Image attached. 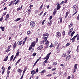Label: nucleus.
Wrapping results in <instances>:
<instances>
[{
	"label": "nucleus",
	"mask_w": 79,
	"mask_h": 79,
	"mask_svg": "<svg viewBox=\"0 0 79 79\" xmlns=\"http://www.w3.org/2000/svg\"><path fill=\"white\" fill-rule=\"evenodd\" d=\"M16 44H14V45H13V48L14 49H15V48H16Z\"/></svg>",
	"instance_id": "obj_33"
},
{
	"label": "nucleus",
	"mask_w": 79,
	"mask_h": 79,
	"mask_svg": "<svg viewBox=\"0 0 79 79\" xmlns=\"http://www.w3.org/2000/svg\"><path fill=\"white\" fill-rule=\"evenodd\" d=\"M19 52H17L15 56H18V55H19Z\"/></svg>",
	"instance_id": "obj_37"
},
{
	"label": "nucleus",
	"mask_w": 79,
	"mask_h": 79,
	"mask_svg": "<svg viewBox=\"0 0 79 79\" xmlns=\"http://www.w3.org/2000/svg\"><path fill=\"white\" fill-rule=\"evenodd\" d=\"M64 1H63L62 2L60 3V5H62V4H63V3H64Z\"/></svg>",
	"instance_id": "obj_61"
},
{
	"label": "nucleus",
	"mask_w": 79,
	"mask_h": 79,
	"mask_svg": "<svg viewBox=\"0 0 79 79\" xmlns=\"http://www.w3.org/2000/svg\"><path fill=\"white\" fill-rule=\"evenodd\" d=\"M56 35L57 37L59 38L61 37V33L59 31L57 32L56 33Z\"/></svg>",
	"instance_id": "obj_5"
},
{
	"label": "nucleus",
	"mask_w": 79,
	"mask_h": 79,
	"mask_svg": "<svg viewBox=\"0 0 79 79\" xmlns=\"http://www.w3.org/2000/svg\"><path fill=\"white\" fill-rule=\"evenodd\" d=\"M8 56H7L6 57V58L3 60V61H7V60H8Z\"/></svg>",
	"instance_id": "obj_16"
},
{
	"label": "nucleus",
	"mask_w": 79,
	"mask_h": 79,
	"mask_svg": "<svg viewBox=\"0 0 79 79\" xmlns=\"http://www.w3.org/2000/svg\"><path fill=\"white\" fill-rule=\"evenodd\" d=\"M16 56H15V57H14V58L13 59V61H15V60L16 59Z\"/></svg>",
	"instance_id": "obj_59"
},
{
	"label": "nucleus",
	"mask_w": 79,
	"mask_h": 79,
	"mask_svg": "<svg viewBox=\"0 0 79 79\" xmlns=\"http://www.w3.org/2000/svg\"><path fill=\"white\" fill-rule=\"evenodd\" d=\"M35 13H39V11L36 10L35 11Z\"/></svg>",
	"instance_id": "obj_64"
},
{
	"label": "nucleus",
	"mask_w": 79,
	"mask_h": 79,
	"mask_svg": "<svg viewBox=\"0 0 79 79\" xmlns=\"http://www.w3.org/2000/svg\"><path fill=\"white\" fill-rule=\"evenodd\" d=\"M30 26L31 27L33 28L35 26V22L34 21H31L30 22Z\"/></svg>",
	"instance_id": "obj_4"
},
{
	"label": "nucleus",
	"mask_w": 79,
	"mask_h": 79,
	"mask_svg": "<svg viewBox=\"0 0 79 79\" xmlns=\"http://www.w3.org/2000/svg\"><path fill=\"white\" fill-rule=\"evenodd\" d=\"M52 76V74H49L46 75V76Z\"/></svg>",
	"instance_id": "obj_48"
},
{
	"label": "nucleus",
	"mask_w": 79,
	"mask_h": 79,
	"mask_svg": "<svg viewBox=\"0 0 79 79\" xmlns=\"http://www.w3.org/2000/svg\"><path fill=\"white\" fill-rule=\"evenodd\" d=\"M69 45H70V44L69 43H67L66 44V46H69Z\"/></svg>",
	"instance_id": "obj_58"
},
{
	"label": "nucleus",
	"mask_w": 79,
	"mask_h": 79,
	"mask_svg": "<svg viewBox=\"0 0 79 79\" xmlns=\"http://www.w3.org/2000/svg\"><path fill=\"white\" fill-rule=\"evenodd\" d=\"M42 48H43V47H42V46H40L38 47V50H42Z\"/></svg>",
	"instance_id": "obj_12"
},
{
	"label": "nucleus",
	"mask_w": 79,
	"mask_h": 79,
	"mask_svg": "<svg viewBox=\"0 0 79 79\" xmlns=\"http://www.w3.org/2000/svg\"><path fill=\"white\" fill-rule=\"evenodd\" d=\"M18 3H19V0H18L16 2H15L14 4L15 5H17V4H18Z\"/></svg>",
	"instance_id": "obj_22"
},
{
	"label": "nucleus",
	"mask_w": 79,
	"mask_h": 79,
	"mask_svg": "<svg viewBox=\"0 0 79 79\" xmlns=\"http://www.w3.org/2000/svg\"><path fill=\"white\" fill-rule=\"evenodd\" d=\"M52 21H50V22L48 23V24H49V26H52Z\"/></svg>",
	"instance_id": "obj_15"
},
{
	"label": "nucleus",
	"mask_w": 79,
	"mask_h": 79,
	"mask_svg": "<svg viewBox=\"0 0 79 79\" xmlns=\"http://www.w3.org/2000/svg\"><path fill=\"white\" fill-rule=\"evenodd\" d=\"M52 71H55L56 69V68H53L52 69Z\"/></svg>",
	"instance_id": "obj_60"
},
{
	"label": "nucleus",
	"mask_w": 79,
	"mask_h": 79,
	"mask_svg": "<svg viewBox=\"0 0 79 79\" xmlns=\"http://www.w3.org/2000/svg\"><path fill=\"white\" fill-rule=\"evenodd\" d=\"M27 70V68L26 67L24 69L23 72V74H24V73H25V71Z\"/></svg>",
	"instance_id": "obj_21"
},
{
	"label": "nucleus",
	"mask_w": 79,
	"mask_h": 79,
	"mask_svg": "<svg viewBox=\"0 0 79 79\" xmlns=\"http://www.w3.org/2000/svg\"><path fill=\"white\" fill-rule=\"evenodd\" d=\"M35 55H36V53H35V52H34L32 56H35Z\"/></svg>",
	"instance_id": "obj_39"
},
{
	"label": "nucleus",
	"mask_w": 79,
	"mask_h": 79,
	"mask_svg": "<svg viewBox=\"0 0 79 79\" xmlns=\"http://www.w3.org/2000/svg\"><path fill=\"white\" fill-rule=\"evenodd\" d=\"M22 43L23 42L21 41H20L19 43V45H21V44H22Z\"/></svg>",
	"instance_id": "obj_34"
},
{
	"label": "nucleus",
	"mask_w": 79,
	"mask_h": 79,
	"mask_svg": "<svg viewBox=\"0 0 79 79\" xmlns=\"http://www.w3.org/2000/svg\"><path fill=\"white\" fill-rule=\"evenodd\" d=\"M71 58V56L69 55H68L67 56H66V58H65L64 59L65 61H68V60H69V59Z\"/></svg>",
	"instance_id": "obj_6"
},
{
	"label": "nucleus",
	"mask_w": 79,
	"mask_h": 79,
	"mask_svg": "<svg viewBox=\"0 0 79 79\" xmlns=\"http://www.w3.org/2000/svg\"><path fill=\"white\" fill-rule=\"evenodd\" d=\"M45 42V41L44 40V41H42L41 42V44H44Z\"/></svg>",
	"instance_id": "obj_49"
},
{
	"label": "nucleus",
	"mask_w": 79,
	"mask_h": 79,
	"mask_svg": "<svg viewBox=\"0 0 79 79\" xmlns=\"http://www.w3.org/2000/svg\"><path fill=\"white\" fill-rule=\"evenodd\" d=\"M35 73H36V72L35 70H33L31 72V74L32 75L35 74Z\"/></svg>",
	"instance_id": "obj_10"
},
{
	"label": "nucleus",
	"mask_w": 79,
	"mask_h": 79,
	"mask_svg": "<svg viewBox=\"0 0 79 79\" xmlns=\"http://www.w3.org/2000/svg\"><path fill=\"white\" fill-rule=\"evenodd\" d=\"M10 17V15H9V14H8L7 15H6V18H9Z\"/></svg>",
	"instance_id": "obj_32"
},
{
	"label": "nucleus",
	"mask_w": 79,
	"mask_h": 79,
	"mask_svg": "<svg viewBox=\"0 0 79 79\" xmlns=\"http://www.w3.org/2000/svg\"><path fill=\"white\" fill-rule=\"evenodd\" d=\"M39 71V69H36V73H37V72H38Z\"/></svg>",
	"instance_id": "obj_62"
},
{
	"label": "nucleus",
	"mask_w": 79,
	"mask_h": 79,
	"mask_svg": "<svg viewBox=\"0 0 79 79\" xmlns=\"http://www.w3.org/2000/svg\"><path fill=\"white\" fill-rule=\"evenodd\" d=\"M3 17L2 16L1 18L0 19V21H2V20H3Z\"/></svg>",
	"instance_id": "obj_40"
},
{
	"label": "nucleus",
	"mask_w": 79,
	"mask_h": 79,
	"mask_svg": "<svg viewBox=\"0 0 79 79\" xmlns=\"http://www.w3.org/2000/svg\"><path fill=\"white\" fill-rule=\"evenodd\" d=\"M49 35L48 33L45 34L43 35V36L44 37V39H45V40H47L48 36Z\"/></svg>",
	"instance_id": "obj_2"
},
{
	"label": "nucleus",
	"mask_w": 79,
	"mask_h": 79,
	"mask_svg": "<svg viewBox=\"0 0 79 79\" xmlns=\"http://www.w3.org/2000/svg\"><path fill=\"white\" fill-rule=\"evenodd\" d=\"M77 13V11H76V12H75L73 15L72 16H74V15H76Z\"/></svg>",
	"instance_id": "obj_43"
},
{
	"label": "nucleus",
	"mask_w": 79,
	"mask_h": 79,
	"mask_svg": "<svg viewBox=\"0 0 79 79\" xmlns=\"http://www.w3.org/2000/svg\"><path fill=\"white\" fill-rule=\"evenodd\" d=\"M52 16H51L49 17V20L52 21Z\"/></svg>",
	"instance_id": "obj_36"
},
{
	"label": "nucleus",
	"mask_w": 79,
	"mask_h": 79,
	"mask_svg": "<svg viewBox=\"0 0 79 79\" xmlns=\"http://www.w3.org/2000/svg\"><path fill=\"white\" fill-rule=\"evenodd\" d=\"M73 28H72L70 29V31L71 32H72V31H73Z\"/></svg>",
	"instance_id": "obj_51"
},
{
	"label": "nucleus",
	"mask_w": 79,
	"mask_h": 79,
	"mask_svg": "<svg viewBox=\"0 0 79 79\" xmlns=\"http://www.w3.org/2000/svg\"><path fill=\"white\" fill-rule=\"evenodd\" d=\"M62 34L63 35H65V31H63Z\"/></svg>",
	"instance_id": "obj_38"
},
{
	"label": "nucleus",
	"mask_w": 79,
	"mask_h": 79,
	"mask_svg": "<svg viewBox=\"0 0 79 79\" xmlns=\"http://www.w3.org/2000/svg\"><path fill=\"white\" fill-rule=\"evenodd\" d=\"M13 57H14V56L12 55L10 57V61H12V60H13Z\"/></svg>",
	"instance_id": "obj_24"
},
{
	"label": "nucleus",
	"mask_w": 79,
	"mask_h": 79,
	"mask_svg": "<svg viewBox=\"0 0 79 79\" xmlns=\"http://www.w3.org/2000/svg\"><path fill=\"white\" fill-rule=\"evenodd\" d=\"M57 44H58V42L57 41H55V44L54 45V46H56V45H57Z\"/></svg>",
	"instance_id": "obj_27"
},
{
	"label": "nucleus",
	"mask_w": 79,
	"mask_h": 79,
	"mask_svg": "<svg viewBox=\"0 0 79 79\" xmlns=\"http://www.w3.org/2000/svg\"><path fill=\"white\" fill-rule=\"evenodd\" d=\"M59 19L60 20V23H61L62 22H63V20H62V19L61 17H60Z\"/></svg>",
	"instance_id": "obj_25"
},
{
	"label": "nucleus",
	"mask_w": 79,
	"mask_h": 79,
	"mask_svg": "<svg viewBox=\"0 0 79 79\" xmlns=\"http://www.w3.org/2000/svg\"><path fill=\"white\" fill-rule=\"evenodd\" d=\"M20 19H21V18H18L17 19H16V20H15V21L16 22H17V21H19V20H20Z\"/></svg>",
	"instance_id": "obj_23"
},
{
	"label": "nucleus",
	"mask_w": 79,
	"mask_h": 79,
	"mask_svg": "<svg viewBox=\"0 0 79 79\" xmlns=\"http://www.w3.org/2000/svg\"><path fill=\"white\" fill-rule=\"evenodd\" d=\"M78 35V34H77L76 36H74L73 38V39L75 40V39H76V38L77 37V36Z\"/></svg>",
	"instance_id": "obj_35"
},
{
	"label": "nucleus",
	"mask_w": 79,
	"mask_h": 79,
	"mask_svg": "<svg viewBox=\"0 0 79 79\" xmlns=\"http://www.w3.org/2000/svg\"><path fill=\"white\" fill-rule=\"evenodd\" d=\"M52 67H49L48 68V69H51Z\"/></svg>",
	"instance_id": "obj_53"
},
{
	"label": "nucleus",
	"mask_w": 79,
	"mask_h": 79,
	"mask_svg": "<svg viewBox=\"0 0 79 79\" xmlns=\"http://www.w3.org/2000/svg\"><path fill=\"white\" fill-rule=\"evenodd\" d=\"M31 10H30V9L29 10H28V15L30 14L31 13Z\"/></svg>",
	"instance_id": "obj_29"
},
{
	"label": "nucleus",
	"mask_w": 79,
	"mask_h": 79,
	"mask_svg": "<svg viewBox=\"0 0 79 79\" xmlns=\"http://www.w3.org/2000/svg\"><path fill=\"white\" fill-rule=\"evenodd\" d=\"M77 64H76L74 66V68H77Z\"/></svg>",
	"instance_id": "obj_45"
},
{
	"label": "nucleus",
	"mask_w": 79,
	"mask_h": 79,
	"mask_svg": "<svg viewBox=\"0 0 79 79\" xmlns=\"http://www.w3.org/2000/svg\"><path fill=\"white\" fill-rule=\"evenodd\" d=\"M46 71L45 70H43L42 72H41V74H42L43 73H45Z\"/></svg>",
	"instance_id": "obj_30"
},
{
	"label": "nucleus",
	"mask_w": 79,
	"mask_h": 79,
	"mask_svg": "<svg viewBox=\"0 0 79 79\" xmlns=\"http://www.w3.org/2000/svg\"><path fill=\"white\" fill-rule=\"evenodd\" d=\"M18 73H21L22 72V70L20 69H19L17 71Z\"/></svg>",
	"instance_id": "obj_19"
},
{
	"label": "nucleus",
	"mask_w": 79,
	"mask_h": 79,
	"mask_svg": "<svg viewBox=\"0 0 79 79\" xmlns=\"http://www.w3.org/2000/svg\"><path fill=\"white\" fill-rule=\"evenodd\" d=\"M46 47V48H48V47H51V48H52V47H53V44H52V43H51V45L49 46L48 47L47 46Z\"/></svg>",
	"instance_id": "obj_17"
},
{
	"label": "nucleus",
	"mask_w": 79,
	"mask_h": 79,
	"mask_svg": "<svg viewBox=\"0 0 79 79\" xmlns=\"http://www.w3.org/2000/svg\"><path fill=\"white\" fill-rule=\"evenodd\" d=\"M44 41L45 42L44 44L45 45H47V44H49V42H48V41L47 40H45V39H44Z\"/></svg>",
	"instance_id": "obj_7"
},
{
	"label": "nucleus",
	"mask_w": 79,
	"mask_h": 79,
	"mask_svg": "<svg viewBox=\"0 0 79 79\" xmlns=\"http://www.w3.org/2000/svg\"><path fill=\"white\" fill-rule=\"evenodd\" d=\"M24 74H23L21 78L22 79H23V76H24Z\"/></svg>",
	"instance_id": "obj_57"
},
{
	"label": "nucleus",
	"mask_w": 79,
	"mask_h": 79,
	"mask_svg": "<svg viewBox=\"0 0 79 79\" xmlns=\"http://www.w3.org/2000/svg\"><path fill=\"white\" fill-rule=\"evenodd\" d=\"M60 44H58L57 45V47H56V50H58V49L59 48V47H60Z\"/></svg>",
	"instance_id": "obj_14"
},
{
	"label": "nucleus",
	"mask_w": 79,
	"mask_h": 79,
	"mask_svg": "<svg viewBox=\"0 0 79 79\" xmlns=\"http://www.w3.org/2000/svg\"><path fill=\"white\" fill-rule=\"evenodd\" d=\"M77 19L78 20H79V14L78 15L77 17Z\"/></svg>",
	"instance_id": "obj_54"
},
{
	"label": "nucleus",
	"mask_w": 79,
	"mask_h": 79,
	"mask_svg": "<svg viewBox=\"0 0 79 79\" xmlns=\"http://www.w3.org/2000/svg\"><path fill=\"white\" fill-rule=\"evenodd\" d=\"M79 50V46H78L77 47V51L78 52V51Z\"/></svg>",
	"instance_id": "obj_44"
},
{
	"label": "nucleus",
	"mask_w": 79,
	"mask_h": 79,
	"mask_svg": "<svg viewBox=\"0 0 79 79\" xmlns=\"http://www.w3.org/2000/svg\"><path fill=\"white\" fill-rule=\"evenodd\" d=\"M0 28L2 31H5V27H2V26L0 27Z\"/></svg>",
	"instance_id": "obj_20"
},
{
	"label": "nucleus",
	"mask_w": 79,
	"mask_h": 79,
	"mask_svg": "<svg viewBox=\"0 0 79 79\" xmlns=\"http://www.w3.org/2000/svg\"><path fill=\"white\" fill-rule=\"evenodd\" d=\"M10 69H11V67L10 66L8 67V71H9V70H10Z\"/></svg>",
	"instance_id": "obj_50"
},
{
	"label": "nucleus",
	"mask_w": 79,
	"mask_h": 79,
	"mask_svg": "<svg viewBox=\"0 0 79 79\" xmlns=\"http://www.w3.org/2000/svg\"><path fill=\"white\" fill-rule=\"evenodd\" d=\"M57 64V63L56 62H54L53 64V65H56Z\"/></svg>",
	"instance_id": "obj_41"
},
{
	"label": "nucleus",
	"mask_w": 79,
	"mask_h": 79,
	"mask_svg": "<svg viewBox=\"0 0 79 79\" xmlns=\"http://www.w3.org/2000/svg\"><path fill=\"white\" fill-rule=\"evenodd\" d=\"M32 47L31 46L29 48V50H32Z\"/></svg>",
	"instance_id": "obj_42"
},
{
	"label": "nucleus",
	"mask_w": 79,
	"mask_h": 79,
	"mask_svg": "<svg viewBox=\"0 0 79 79\" xmlns=\"http://www.w3.org/2000/svg\"><path fill=\"white\" fill-rule=\"evenodd\" d=\"M69 13L68 12H66V16L65 17V18L66 19V18H67V17H68V15L69 14Z\"/></svg>",
	"instance_id": "obj_18"
},
{
	"label": "nucleus",
	"mask_w": 79,
	"mask_h": 79,
	"mask_svg": "<svg viewBox=\"0 0 79 79\" xmlns=\"http://www.w3.org/2000/svg\"><path fill=\"white\" fill-rule=\"evenodd\" d=\"M43 6H44V4H43L40 7V8H41L40 10H41V9L42 8Z\"/></svg>",
	"instance_id": "obj_52"
},
{
	"label": "nucleus",
	"mask_w": 79,
	"mask_h": 79,
	"mask_svg": "<svg viewBox=\"0 0 79 79\" xmlns=\"http://www.w3.org/2000/svg\"><path fill=\"white\" fill-rule=\"evenodd\" d=\"M60 6H60V4L58 3L57 5L56 8L57 10H59L60 8Z\"/></svg>",
	"instance_id": "obj_9"
},
{
	"label": "nucleus",
	"mask_w": 79,
	"mask_h": 79,
	"mask_svg": "<svg viewBox=\"0 0 79 79\" xmlns=\"http://www.w3.org/2000/svg\"><path fill=\"white\" fill-rule=\"evenodd\" d=\"M31 31H28L27 32V34L29 35L30 34H31Z\"/></svg>",
	"instance_id": "obj_28"
},
{
	"label": "nucleus",
	"mask_w": 79,
	"mask_h": 79,
	"mask_svg": "<svg viewBox=\"0 0 79 79\" xmlns=\"http://www.w3.org/2000/svg\"><path fill=\"white\" fill-rule=\"evenodd\" d=\"M77 68H74L73 69V73H75V72H76V69H77Z\"/></svg>",
	"instance_id": "obj_26"
},
{
	"label": "nucleus",
	"mask_w": 79,
	"mask_h": 79,
	"mask_svg": "<svg viewBox=\"0 0 79 79\" xmlns=\"http://www.w3.org/2000/svg\"><path fill=\"white\" fill-rule=\"evenodd\" d=\"M14 2V1H11L10 2V3L12 5V4H13V3Z\"/></svg>",
	"instance_id": "obj_63"
},
{
	"label": "nucleus",
	"mask_w": 79,
	"mask_h": 79,
	"mask_svg": "<svg viewBox=\"0 0 79 79\" xmlns=\"http://www.w3.org/2000/svg\"><path fill=\"white\" fill-rule=\"evenodd\" d=\"M6 15V12L5 13H3V15H2V17H3V16H5V15Z\"/></svg>",
	"instance_id": "obj_46"
},
{
	"label": "nucleus",
	"mask_w": 79,
	"mask_h": 79,
	"mask_svg": "<svg viewBox=\"0 0 79 79\" xmlns=\"http://www.w3.org/2000/svg\"><path fill=\"white\" fill-rule=\"evenodd\" d=\"M57 53H60V49H58L57 51H56Z\"/></svg>",
	"instance_id": "obj_47"
},
{
	"label": "nucleus",
	"mask_w": 79,
	"mask_h": 79,
	"mask_svg": "<svg viewBox=\"0 0 79 79\" xmlns=\"http://www.w3.org/2000/svg\"><path fill=\"white\" fill-rule=\"evenodd\" d=\"M44 22H45V20H44L43 22H42V25H44Z\"/></svg>",
	"instance_id": "obj_55"
},
{
	"label": "nucleus",
	"mask_w": 79,
	"mask_h": 79,
	"mask_svg": "<svg viewBox=\"0 0 79 79\" xmlns=\"http://www.w3.org/2000/svg\"><path fill=\"white\" fill-rule=\"evenodd\" d=\"M43 14V11H42L40 14V16H41V15H42V14Z\"/></svg>",
	"instance_id": "obj_56"
},
{
	"label": "nucleus",
	"mask_w": 79,
	"mask_h": 79,
	"mask_svg": "<svg viewBox=\"0 0 79 79\" xmlns=\"http://www.w3.org/2000/svg\"><path fill=\"white\" fill-rule=\"evenodd\" d=\"M73 26V24L72 23H71L70 25H68V27L69 28L70 27H72Z\"/></svg>",
	"instance_id": "obj_11"
},
{
	"label": "nucleus",
	"mask_w": 79,
	"mask_h": 79,
	"mask_svg": "<svg viewBox=\"0 0 79 79\" xmlns=\"http://www.w3.org/2000/svg\"><path fill=\"white\" fill-rule=\"evenodd\" d=\"M35 41H33L31 45V47H34L35 45Z\"/></svg>",
	"instance_id": "obj_8"
},
{
	"label": "nucleus",
	"mask_w": 79,
	"mask_h": 79,
	"mask_svg": "<svg viewBox=\"0 0 79 79\" xmlns=\"http://www.w3.org/2000/svg\"><path fill=\"white\" fill-rule=\"evenodd\" d=\"M75 33V32L74 31H73L72 32V33L71 34V37H73V35H74V34Z\"/></svg>",
	"instance_id": "obj_31"
},
{
	"label": "nucleus",
	"mask_w": 79,
	"mask_h": 79,
	"mask_svg": "<svg viewBox=\"0 0 79 79\" xmlns=\"http://www.w3.org/2000/svg\"><path fill=\"white\" fill-rule=\"evenodd\" d=\"M56 9H55L54 10L53 15H55V14H56Z\"/></svg>",
	"instance_id": "obj_13"
},
{
	"label": "nucleus",
	"mask_w": 79,
	"mask_h": 79,
	"mask_svg": "<svg viewBox=\"0 0 79 79\" xmlns=\"http://www.w3.org/2000/svg\"><path fill=\"white\" fill-rule=\"evenodd\" d=\"M73 12H76L78 10V7L77 6L74 5L73 6Z\"/></svg>",
	"instance_id": "obj_3"
},
{
	"label": "nucleus",
	"mask_w": 79,
	"mask_h": 79,
	"mask_svg": "<svg viewBox=\"0 0 79 79\" xmlns=\"http://www.w3.org/2000/svg\"><path fill=\"white\" fill-rule=\"evenodd\" d=\"M50 54H51V52H50L48 54H47V56L45 57H44V60H45L44 61V63H47V61H48V59H49V57L50 56Z\"/></svg>",
	"instance_id": "obj_1"
}]
</instances>
